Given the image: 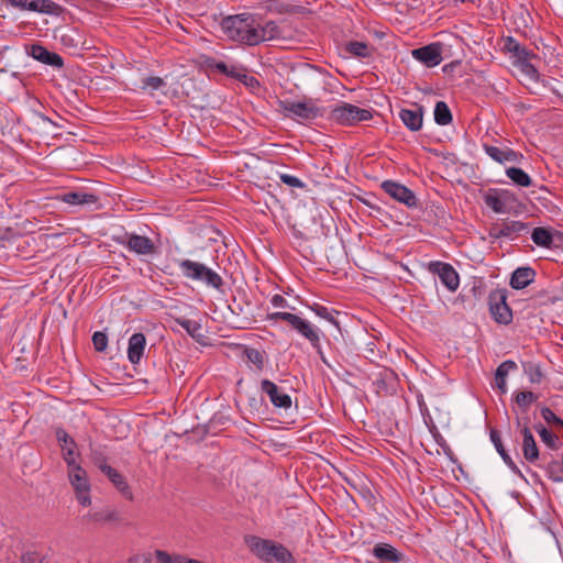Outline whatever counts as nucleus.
Returning <instances> with one entry per match:
<instances>
[{
  "mask_svg": "<svg viewBox=\"0 0 563 563\" xmlns=\"http://www.w3.org/2000/svg\"><path fill=\"white\" fill-rule=\"evenodd\" d=\"M222 27L229 38L250 46L283 36V31L275 21L262 22L256 15L247 13L225 18Z\"/></svg>",
  "mask_w": 563,
  "mask_h": 563,
  "instance_id": "1",
  "label": "nucleus"
},
{
  "mask_svg": "<svg viewBox=\"0 0 563 563\" xmlns=\"http://www.w3.org/2000/svg\"><path fill=\"white\" fill-rule=\"evenodd\" d=\"M178 268L183 277L200 283L207 288L220 290L223 286V279L219 273L203 263L196 262L189 258L178 260Z\"/></svg>",
  "mask_w": 563,
  "mask_h": 563,
  "instance_id": "2",
  "label": "nucleus"
},
{
  "mask_svg": "<svg viewBox=\"0 0 563 563\" xmlns=\"http://www.w3.org/2000/svg\"><path fill=\"white\" fill-rule=\"evenodd\" d=\"M332 121L341 125H355L373 118L371 109L360 108L352 103L340 102L330 112Z\"/></svg>",
  "mask_w": 563,
  "mask_h": 563,
  "instance_id": "3",
  "label": "nucleus"
},
{
  "mask_svg": "<svg viewBox=\"0 0 563 563\" xmlns=\"http://www.w3.org/2000/svg\"><path fill=\"white\" fill-rule=\"evenodd\" d=\"M485 205L495 213H509L517 199L514 192L507 189L490 188L483 195Z\"/></svg>",
  "mask_w": 563,
  "mask_h": 563,
  "instance_id": "4",
  "label": "nucleus"
},
{
  "mask_svg": "<svg viewBox=\"0 0 563 563\" xmlns=\"http://www.w3.org/2000/svg\"><path fill=\"white\" fill-rule=\"evenodd\" d=\"M463 500L456 499L454 495H431V499L426 498L427 505L432 508L435 505L441 509V512L446 516L462 515L465 509L464 501L473 504L468 495H461Z\"/></svg>",
  "mask_w": 563,
  "mask_h": 563,
  "instance_id": "5",
  "label": "nucleus"
},
{
  "mask_svg": "<svg viewBox=\"0 0 563 563\" xmlns=\"http://www.w3.org/2000/svg\"><path fill=\"white\" fill-rule=\"evenodd\" d=\"M288 117L301 120H313L322 115V110L311 99L305 101H284L282 103Z\"/></svg>",
  "mask_w": 563,
  "mask_h": 563,
  "instance_id": "6",
  "label": "nucleus"
},
{
  "mask_svg": "<svg viewBox=\"0 0 563 563\" xmlns=\"http://www.w3.org/2000/svg\"><path fill=\"white\" fill-rule=\"evenodd\" d=\"M1 2L21 11L45 14H57L59 11V5L52 0H1Z\"/></svg>",
  "mask_w": 563,
  "mask_h": 563,
  "instance_id": "7",
  "label": "nucleus"
},
{
  "mask_svg": "<svg viewBox=\"0 0 563 563\" xmlns=\"http://www.w3.org/2000/svg\"><path fill=\"white\" fill-rule=\"evenodd\" d=\"M429 272L439 276L441 283L450 290L455 291L460 286V277L452 265L443 262H430Z\"/></svg>",
  "mask_w": 563,
  "mask_h": 563,
  "instance_id": "8",
  "label": "nucleus"
},
{
  "mask_svg": "<svg viewBox=\"0 0 563 563\" xmlns=\"http://www.w3.org/2000/svg\"><path fill=\"white\" fill-rule=\"evenodd\" d=\"M382 189L396 201L404 203L408 208L417 207V197L408 187L393 180H385L382 184Z\"/></svg>",
  "mask_w": 563,
  "mask_h": 563,
  "instance_id": "9",
  "label": "nucleus"
},
{
  "mask_svg": "<svg viewBox=\"0 0 563 563\" xmlns=\"http://www.w3.org/2000/svg\"><path fill=\"white\" fill-rule=\"evenodd\" d=\"M489 310L493 319L500 324H509L512 321V311L503 292L498 291L489 296Z\"/></svg>",
  "mask_w": 563,
  "mask_h": 563,
  "instance_id": "10",
  "label": "nucleus"
},
{
  "mask_svg": "<svg viewBox=\"0 0 563 563\" xmlns=\"http://www.w3.org/2000/svg\"><path fill=\"white\" fill-rule=\"evenodd\" d=\"M119 242L130 252H133L137 255H151L155 253V245L153 241L147 236L139 235L135 233H126Z\"/></svg>",
  "mask_w": 563,
  "mask_h": 563,
  "instance_id": "11",
  "label": "nucleus"
},
{
  "mask_svg": "<svg viewBox=\"0 0 563 563\" xmlns=\"http://www.w3.org/2000/svg\"><path fill=\"white\" fill-rule=\"evenodd\" d=\"M290 328L309 341L312 347L320 350L321 330L310 321L296 316Z\"/></svg>",
  "mask_w": 563,
  "mask_h": 563,
  "instance_id": "12",
  "label": "nucleus"
},
{
  "mask_svg": "<svg viewBox=\"0 0 563 563\" xmlns=\"http://www.w3.org/2000/svg\"><path fill=\"white\" fill-rule=\"evenodd\" d=\"M261 390L266 394L274 407L280 409H289L291 407V397L282 391L280 388L269 379L261 382Z\"/></svg>",
  "mask_w": 563,
  "mask_h": 563,
  "instance_id": "13",
  "label": "nucleus"
},
{
  "mask_svg": "<svg viewBox=\"0 0 563 563\" xmlns=\"http://www.w3.org/2000/svg\"><path fill=\"white\" fill-rule=\"evenodd\" d=\"M206 65L207 68L212 71H218L225 75L227 77L238 79L240 81H245L249 78L246 75V69L239 64H228L222 60L209 58L206 62Z\"/></svg>",
  "mask_w": 563,
  "mask_h": 563,
  "instance_id": "14",
  "label": "nucleus"
},
{
  "mask_svg": "<svg viewBox=\"0 0 563 563\" xmlns=\"http://www.w3.org/2000/svg\"><path fill=\"white\" fill-rule=\"evenodd\" d=\"M56 440L60 446L63 459L67 465H75L78 462L79 453L75 440L62 428L56 430Z\"/></svg>",
  "mask_w": 563,
  "mask_h": 563,
  "instance_id": "15",
  "label": "nucleus"
},
{
  "mask_svg": "<svg viewBox=\"0 0 563 563\" xmlns=\"http://www.w3.org/2000/svg\"><path fill=\"white\" fill-rule=\"evenodd\" d=\"M27 54L33 57L35 60L52 66L54 68L60 69L64 67L63 57L54 52H49L44 46L40 44H33L26 49Z\"/></svg>",
  "mask_w": 563,
  "mask_h": 563,
  "instance_id": "16",
  "label": "nucleus"
},
{
  "mask_svg": "<svg viewBox=\"0 0 563 563\" xmlns=\"http://www.w3.org/2000/svg\"><path fill=\"white\" fill-rule=\"evenodd\" d=\"M441 44L432 43L411 52L415 59L428 67L438 66L442 62Z\"/></svg>",
  "mask_w": 563,
  "mask_h": 563,
  "instance_id": "17",
  "label": "nucleus"
},
{
  "mask_svg": "<svg viewBox=\"0 0 563 563\" xmlns=\"http://www.w3.org/2000/svg\"><path fill=\"white\" fill-rule=\"evenodd\" d=\"M372 554L380 563H400L406 560V556L402 552L398 551L391 544L385 542L376 543L372 549Z\"/></svg>",
  "mask_w": 563,
  "mask_h": 563,
  "instance_id": "18",
  "label": "nucleus"
},
{
  "mask_svg": "<svg viewBox=\"0 0 563 563\" xmlns=\"http://www.w3.org/2000/svg\"><path fill=\"white\" fill-rule=\"evenodd\" d=\"M485 153L495 162L499 164L519 163L523 155L509 147L500 148L494 145L484 144Z\"/></svg>",
  "mask_w": 563,
  "mask_h": 563,
  "instance_id": "19",
  "label": "nucleus"
},
{
  "mask_svg": "<svg viewBox=\"0 0 563 563\" xmlns=\"http://www.w3.org/2000/svg\"><path fill=\"white\" fill-rule=\"evenodd\" d=\"M246 543L257 558L265 562H272V553L275 550L276 543L255 536L249 537Z\"/></svg>",
  "mask_w": 563,
  "mask_h": 563,
  "instance_id": "20",
  "label": "nucleus"
},
{
  "mask_svg": "<svg viewBox=\"0 0 563 563\" xmlns=\"http://www.w3.org/2000/svg\"><path fill=\"white\" fill-rule=\"evenodd\" d=\"M527 230V224L521 221H508L501 224H495L490 229L489 235L495 239H514L522 231Z\"/></svg>",
  "mask_w": 563,
  "mask_h": 563,
  "instance_id": "21",
  "label": "nucleus"
},
{
  "mask_svg": "<svg viewBox=\"0 0 563 563\" xmlns=\"http://www.w3.org/2000/svg\"><path fill=\"white\" fill-rule=\"evenodd\" d=\"M399 119L408 130L412 132L420 131L423 123V107L413 104L411 109H401Z\"/></svg>",
  "mask_w": 563,
  "mask_h": 563,
  "instance_id": "22",
  "label": "nucleus"
},
{
  "mask_svg": "<svg viewBox=\"0 0 563 563\" xmlns=\"http://www.w3.org/2000/svg\"><path fill=\"white\" fill-rule=\"evenodd\" d=\"M145 347L146 338L143 333L137 332L130 336L128 343V358L133 365H136L141 362Z\"/></svg>",
  "mask_w": 563,
  "mask_h": 563,
  "instance_id": "23",
  "label": "nucleus"
},
{
  "mask_svg": "<svg viewBox=\"0 0 563 563\" xmlns=\"http://www.w3.org/2000/svg\"><path fill=\"white\" fill-rule=\"evenodd\" d=\"M62 201L71 206H90L96 205L99 200L98 196L85 191H69L60 197Z\"/></svg>",
  "mask_w": 563,
  "mask_h": 563,
  "instance_id": "24",
  "label": "nucleus"
},
{
  "mask_svg": "<svg viewBox=\"0 0 563 563\" xmlns=\"http://www.w3.org/2000/svg\"><path fill=\"white\" fill-rule=\"evenodd\" d=\"M536 277V272L531 267L517 268L510 278V286L514 289H523L530 285Z\"/></svg>",
  "mask_w": 563,
  "mask_h": 563,
  "instance_id": "25",
  "label": "nucleus"
},
{
  "mask_svg": "<svg viewBox=\"0 0 563 563\" xmlns=\"http://www.w3.org/2000/svg\"><path fill=\"white\" fill-rule=\"evenodd\" d=\"M69 479L77 493H82L88 489V482L86 471L76 462L75 465H68Z\"/></svg>",
  "mask_w": 563,
  "mask_h": 563,
  "instance_id": "26",
  "label": "nucleus"
},
{
  "mask_svg": "<svg viewBox=\"0 0 563 563\" xmlns=\"http://www.w3.org/2000/svg\"><path fill=\"white\" fill-rule=\"evenodd\" d=\"M90 460L100 470L103 471L108 464V449L100 443L89 442Z\"/></svg>",
  "mask_w": 563,
  "mask_h": 563,
  "instance_id": "27",
  "label": "nucleus"
},
{
  "mask_svg": "<svg viewBox=\"0 0 563 563\" xmlns=\"http://www.w3.org/2000/svg\"><path fill=\"white\" fill-rule=\"evenodd\" d=\"M522 452L525 457L530 461L534 462L539 457V450L537 446V443L534 441L533 434L529 430V428L525 427L522 429Z\"/></svg>",
  "mask_w": 563,
  "mask_h": 563,
  "instance_id": "28",
  "label": "nucleus"
},
{
  "mask_svg": "<svg viewBox=\"0 0 563 563\" xmlns=\"http://www.w3.org/2000/svg\"><path fill=\"white\" fill-rule=\"evenodd\" d=\"M517 368V364L514 361L507 360L503 362L496 369L495 384L504 394L506 393V378L508 374Z\"/></svg>",
  "mask_w": 563,
  "mask_h": 563,
  "instance_id": "29",
  "label": "nucleus"
},
{
  "mask_svg": "<svg viewBox=\"0 0 563 563\" xmlns=\"http://www.w3.org/2000/svg\"><path fill=\"white\" fill-rule=\"evenodd\" d=\"M175 322L179 324L192 339L199 340L203 336L200 322L186 318H176Z\"/></svg>",
  "mask_w": 563,
  "mask_h": 563,
  "instance_id": "30",
  "label": "nucleus"
},
{
  "mask_svg": "<svg viewBox=\"0 0 563 563\" xmlns=\"http://www.w3.org/2000/svg\"><path fill=\"white\" fill-rule=\"evenodd\" d=\"M346 52L356 57H371L373 54V48L364 42L352 41L349 42L345 46Z\"/></svg>",
  "mask_w": 563,
  "mask_h": 563,
  "instance_id": "31",
  "label": "nucleus"
},
{
  "mask_svg": "<svg viewBox=\"0 0 563 563\" xmlns=\"http://www.w3.org/2000/svg\"><path fill=\"white\" fill-rule=\"evenodd\" d=\"M531 239L538 246L542 247H550L553 243L551 231L542 227L532 230Z\"/></svg>",
  "mask_w": 563,
  "mask_h": 563,
  "instance_id": "32",
  "label": "nucleus"
},
{
  "mask_svg": "<svg viewBox=\"0 0 563 563\" xmlns=\"http://www.w3.org/2000/svg\"><path fill=\"white\" fill-rule=\"evenodd\" d=\"M434 121L439 125H448L452 122V113L444 101H438L434 107Z\"/></svg>",
  "mask_w": 563,
  "mask_h": 563,
  "instance_id": "33",
  "label": "nucleus"
},
{
  "mask_svg": "<svg viewBox=\"0 0 563 563\" xmlns=\"http://www.w3.org/2000/svg\"><path fill=\"white\" fill-rule=\"evenodd\" d=\"M506 175L520 187H529L532 184L531 177L521 168L509 167Z\"/></svg>",
  "mask_w": 563,
  "mask_h": 563,
  "instance_id": "34",
  "label": "nucleus"
},
{
  "mask_svg": "<svg viewBox=\"0 0 563 563\" xmlns=\"http://www.w3.org/2000/svg\"><path fill=\"white\" fill-rule=\"evenodd\" d=\"M166 87V81L157 76L145 77L141 80V89L148 91L153 95L154 91L163 90Z\"/></svg>",
  "mask_w": 563,
  "mask_h": 563,
  "instance_id": "35",
  "label": "nucleus"
},
{
  "mask_svg": "<svg viewBox=\"0 0 563 563\" xmlns=\"http://www.w3.org/2000/svg\"><path fill=\"white\" fill-rule=\"evenodd\" d=\"M93 521L114 522L120 520V515L117 510L106 508L100 511H95L89 515Z\"/></svg>",
  "mask_w": 563,
  "mask_h": 563,
  "instance_id": "36",
  "label": "nucleus"
},
{
  "mask_svg": "<svg viewBox=\"0 0 563 563\" xmlns=\"http://www.w3.org/2000/svg\"><path fill=\"white\" fill-rule=\"evenodd\" d=\"M273 560L278 563H296L291 552L283 544H276L275 550L272 553V561Z\"/></svg>",
  "mask_w": 563,
  "mask_h": 563,
  "instance_id": "37",
  "label": "nucleus"
},
{
  "mask_svg": "<svg viewBox=\"0 0 563 563\" xmlns=\"http://www.w3.org/2000/svg\"><path fill=\"white\" fill-rule=\"evenodd\" d=\"M158 563H185L188 558L181 554H169L164 550H156L154 552Z\"/></svg>",
  "mask_w": 563,
  "mask_h": 563,
  "instance_id": "38",
  "label": "nucleus"
},
{
  "mask_svg": "<svg viewBox=\"0 0 563 563\" xmlns=\"http://www.w3.org/2000/svg\"><path fill=\"white\" fill-rule=\"evenodd\" d=\"M537 395L532 391H519L515 395L516 404L526 411L532 402L537 400Z\"/></svg>",
  "mask_w": 563,
  "mask_h": 563,
  "instance_id": "39",
  "label": "nucleus"
},
{
  "mask_svg": "<svg viewBox=\"0 0 563 563\" xmlns=\"http://www.w3.org/2000/svg\"><path fill=\"white\" fill-rule=\"evenodd\" d=\"M506 48L509 53H512L520 59L527 58L529 56V52L512 37L507 38Z\"/></svg>",
  "mask_w": 563,
  "mask_h": 563,
  "instance_id": "40",
  "label": "nucleus"
},
{
  "mask_svg": "<svg viewBox=\"0 0 563 563\" xmlns=\"http://www.w3.org/2000/svg\"><path fill=\"white\" fill-rule=\"evenodd\" d=\"M523 371L529 380L533 384L540 383L543 377L542 371L538 364L527 363L523 365Z\"/></svg>",
  "mask_w": 563,
  "mask_h": 563,
  "instance_id": "41",
  "label": "nucleus"
},
{
  "mask_svg": "<svg viewBox=\"0 0 563 563\" xmlns=\"http://www.w3.org/2000/svg\"><path fill=\"white\" fill-rule=\"evenodd\" d=\"M114 485L118 489L123 490L124 489V481L122 475L114 468H112L110 465L106 467L103 471H101Z\"/></svg>",
  "mask_w": 563,
  "mask_h": 563,
  "instance_id": "42",
  "label": "nucleus"
},
{
  "mask_svg": "<svg viewBox=\"0 0 563 563\" xmlns=\"http://www.w3.org/2000/svg\"><path fill=\"white\" fill-rule=\"evenodd\" d=\"M245 355L249 362L253 363L257 369H263L264 366V354L256 349H246Z\"/></svg>",
  "mask_w": 563,
  "mask_h": 563,
  "instance_id": "43",
  "label": "nucleus"
},
{
  "mask_svg": "<svg viewBox=\"0 0 563 563\" xmlns=\"http://www.w3.org/2000/svg\"><path fill=\"white\" fill-rule=\"evenodd\" d=\"M297 314L286 312V311H278V312H272L266 316V319L271 322H276L278 320L285 321L289 327L295 320Z\"/></svg>",
  "mask_w": 563,
  "mask_h": 563,
  "instance_id": "44",
  "label": "nucleus"
},
{
  "mask_svg": "<svg viewBox=\"0 0 563 563\" xmlns=\"http://www.w3.org/2000/svg\"><path fill=\"white\" fill-rule=\"evenodd\" d=\"M311 309L320 318L328 320L329 322L335 324L336 327L339 325V323L336 322L332 314V311L329 310L327 307L314 305Z\"/></svg>",
  "mask_w": 563,
  "mask_h": 563,
  "instance_id": "45",
  "label": "nucleus"
},
{
  "mask_svg": "<svg viewBox=\"0 0 563 563\" xmlns=\"http://www.w3.org/2000/svg\"><path fill=\"white\" fill-rule=\"evenodd\" d=\"M92 343L98 352H103L108 345V336L106 333L97 331L92 335Z\"/></svg>",
  "mask_w": 563,
  "mask_h": 563,
  "instance_id": "46",
  "label": "nucleus"
},
{
  "mask_svg": "<svg viewBox=\"0 0 563 563\" xmlns=\"http://www.w3.org/2000/svg\"><path fill=\"white\" fill-rule=\"evenodd\" d=\"M541 416L548 423L563 427V420L559 418L550 408H542Z\"/></svg>",
  "mask_w": 563,
  "mask_h": 563,
  "instance_id": "47",
  "label": "nucleus"
},
{
  "mask_svg": "<svg viewBox=\"0 0 563 563\" xmlns=\"http://www.w3.org/2000/svg\"><path fill=\"white\" fill-rule=\"evenodd\" d=\"M279 179L282 183L292 187V188H303L305 184L296 176L289 174H280Z\"/></svg>",
  "mask_w": 563,
  "mask_h": 563,
  "instance_id": "48",
  "label": "nucleus"
},
{
  "mask_svg": "<svg viewBox=\"0 0 563 563\" xmlns=\"http://www.w3.org/2000/svg\"><path fill=\"white\" fill-rule=\"evenodd\" d=\"M271 303L275 308H283V309L290 308L287 299L279 294H276L271 298Z\"/></svg>",
  "mask_w": 563,
  "mask_h": 563,
  "instance_id": "49",
  "label": "nucleus"
},
{
  "mask_svg": "<svg viewBox=\"0 0 563 563\" xmlns=\"http://www.w3.org/2000/svg\"><path fill=\"white\" fill-rule=\"evenodd\" d=\"M539 434H540V437H541V439H542V441H543L544 443H547V444H549V445H553V444H554L555 439H554V437H553L552 432H551V431H549L547 428L541 427V428L539 429Z\"/></svg>",
  "mask_w": 563,
  "mask_h": 563,
  "instance_id": "50",
  "label": "nucleus"
},
{
  "mask_svg": "<svg viewBox=\"0 0 563 563\" xmlns=\"http://www.w3.org/2000/svg\"><path fill=\"white\" fill-rule=\"evenodd\" d=\"M22 563H43L36 552H26L21 558Z\"/></svg>",
  "mask_w": 563,
  "mask_h": 563,
  "instance_id": "51",
  "label": "nucleus"
},
{
  "mask_svg": "<svg viewBox=\"0 0 563 563\" xmlns=\"http://www.w3.org/2000/svg\"><path fill=\"white\" fill-rule=\"evenodd\" d=\"M490 440L492 442L494 443L496 450L498 451L499 449H503L504 445L501 443V439H500V435L498 433V431L496 430H492L490 431Z\"/></svg>",
  "mask_w": 563,
  "mask_h": 563,
  "instance_id": "52",
  "label": "nucleus"
},
{
  "mask_svg": "<svg viewBox=\"0 0 563 563\" xmlns=\"http://www.w3.org/2000/svg\"><path fill=\"white\" fill-rule=\"evenodd\" d=\"M77 498L78 503L84 507L90 506L91 504L90 495H77Z\"/></svg>",
  "mask_w": 563,
  "mask_h": 563,
  "instance_id": "53",
  "label": "nucleus"
},
{
  "mask_svg": "<svg viewBox=\"0 0 563 563\" xmlns=\"http://www.w3.org/2000/svg\"><path fill=\"white\" fill-rule=\"evenodd\" d=\"M37 119L43 123V124H49V125H53V126H56V128H60L59 124L55 123L53 120H51L49 118H47L46 115L44 114H38L37 115Z\"/></svg>",
  "mask_w": 563,
  "mask_h": 563,
  "instance_id": "54",
  "label": "nucleus"
},
{
  "mask_svg": "<svg viewBox=\"0 0 563 563\" xmlns=\"http://www.w3.org/2000/svg\"><path fill=\"white\" fill-rule=\"evenodd\" d=\"M499 453V455L503 457V460L508 464V465H512V461H511V457L506 453L505 449H499L497 451Z\"/></svg>",
  "mask_w": 563,
  "mask_h": 563,
  "instance_id": "55",
  "label": "nucleus"
},
{
  "mask_svg": "<svg viewBox=\"0 0 563 563\" xmlns=\"http://www.w3.org/2000/svg\"><path fill=\"white\" fill-rule=\"evenodd\" d=\"M512 497L517 500L519 505H522L523 495L516 494L512 495Z\"/></svg>",
  "mask_w": 563,
  "mask_h": 563,
  "instance_id": "56",
  "label": "nucleus"
},
{
  "mask_svg": "<svg viewBox=\"0 0 563 563\" xmlns=\"http://www.w3.org/2000/svg\"><path fill=\"white\" fill-rule=\"evenodd\" d=\"M185 563H203V562H202V561H200V560L189 559V558H188L187 562H185Z\"/></svg>",
  "mask_w": 563,
  "mask_h": 563,
  "instance_id": "57",
  "label": "nucleus"
},
{
  "mask_svg": "<svg viewBox=\"0 0 563 563\" xmlns=\"http://www.w3.org/2000/svg\"><path fill=\"white\" fill-rule=\"evenodd\" d=\"M530 70H529V74L532 73V74H536L537 73V69L533 67V66H529Z\"/></svg>",
  "mask_w": 563,
  "mask_h": 563,
  "instance_id": "58",
  "label": "nucleus"
},
{
  "mask_svg": "<svg viewBox=\"0 0 563 563\" xmlns=\"http://www.w3.org/2000/svg\"><path fill=\"white\" fill-rule=\"evenodd\" d=\"M362 496H363L364 498H367V497H368V498H374V497H375V495H366V494H363Z\"/></svg>",
  "mask_w": 563,
  "mask_h": 563,
  "instance_id": "59",
  "label": "nucleus"
},
{
  "mask_svg": "<svg viewBox=\"0 0 563 563\" xmlns=\"http://www.w3.org/2000/svg\"><path fill=\"white\" fill-rule=\"evenodd\" d=\"M151 560L150 559H145L144 563H150Z\"/></svg>",
  "mask_w": 563,
  "mask_h": 563,
  "instance_id": "60",
  "label": "nucleus"
}]
</instances>
